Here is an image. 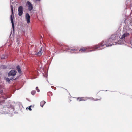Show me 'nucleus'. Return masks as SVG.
I'll list each match as a JSON object with an SVG mask.
<instances>
[{
  "label": "nucleus",
  "instance_id": "11",
  "mask_svg": "<svg viewBox=\"0 0 132 132\" xmlns=\"http://www.w3.org/2000/svg\"><path fill=\"white\" fill-rule=\"evenodd\" d=\"M129 34L128 33L126 32L121 37L120 39H125V37H127L129 36Z\"/></svg>",
  "mask_w": 132,
  "mask_h": 132
},
{
  "label": "nucleus",
  "instance_id": "15",
  "mask_svg": "<svg viewBox=\"0 0 132 132\" xmlns=\"http://www.w3.org/2000/svg\"><path fill=\"white\" fill-rule=\"evenodd\" d=\"M46 102L44 101H42L40 103V105L42 107H43L45 103Z\"/></svg>",
  "mask_w": 132,
  "mask_h": 132
},
{
  "label": "nucleus",
  "instance_id": "20",
  "mask_svg": "<svg viewBox=\"0 0 132 132\" xmlns=\"http://www.w3.org/2000/svg\"><path fill=\"white\" fill-rule=\"evenodd\" d=\"M36 89L37 90L38 92H39L40 91L39 89L38 88V87H37L36 88Z\"/></svg>",
  "mask_w": 132,
  "mask_h": 132
},
{
  "label": "nucleus",
  "instance_id": "17",
  "mask_svg": "<svg viewBox=\"0 0 132 132\" xmlns=\"http://www.w3.org/2000/svg\"><path fill=\"white\" fill-rule=\"evenodd\" d=\"M70 50L71 51H76L77 50L73 49V48H72L70 49V50Z\"/></svg>",
  "mask_w": 132,
  "mask_h": 132
},
{
  "label": "nucleus",
  "instance_id": "14",
  "mask_svg": "<svg viewBox=\"0 0 132 132\" xmlns=\"http://www.w3.org/2000/svg\"><path fill=\"white\" fill-rule=\"evenodd\" d=\"M17 69L18 70V71L19 73H21V70L20 68V66L18 65L17 67Z\"/></svg>",
  "mask_w": 132,
  "mask_h": 132
},
{
  "label": "nucleus",
  "instance_id": "22",
  "mask_svg": "<svg viewBox=\"0 0 132 132\" xmlns=\"http://www.w3.org/2000/svg\"><path fill=\"white\" fill-rule=\"evenodd\" d=\"M1 103H4V100H3L2 101H0V105H2V104Z\"/></svg>",
  "mask_w": 132,
  "mask_h": 132
},
{
  "label": "nucleus",
  "instance_id": "24",
  "mask_svg": "<svg viewBox=\"0 0 132 132\" xmlns=\"http://www.w3.org/2000/svg\"><path fill=\"white\" fill-rule=\"evenodd\" d=\"M36 1H40V0H35Z\"/></svg>",
  "mask_w": 132,
  "mask_h": 132
},
{
  "label": "nucleus",
  "instance_id": "16",
  "mask_svg": "<svg viewBox=\"0 0 132 132\" xmlns=\"http://www.w3.org/2000/svg\"><path fill=\"white\" fill-rule=\"evenodd\" d=\"M12 79V78L9 79V78H6V81H7L8 82L10 81Z\"/></svg>",
  "mask_w": 132,
  "mask_h": 132
},
{
  "label": "nucleus",
  "instance_id": "5",
  "mask_svg": "<svg viewBox=\"0 0 132 132\" xmlns=\"http://www.w3.org/2000/svg\"><path fill=\"white\" fill-rule=\"evenodd\" d=\"M18 15L19 16H21L23 12V7L21 6H20L18 8Z\"/></svg>",
  "mask_w": 132,
  "mask_h": 132
},
{
  "label": "nucleus",
  "instance_id": "12",
  "mask_svg": "<svg viewBox=\"0 0 132 132\" xmlns=\"http://www.w3.org/2000/svg\"><path fill=\"white\" fill-rule=\"evenodd\" d=\"M0 97H1V98L3 97L4 99H6L8 98L6 95L5 94H3L1 91H0Z\"/></svg>",
  "mask_w": 132,
  "mask_h": 132
},
{
  "label": "nucleus",
  "instance_id": "13",
  "mask_svg": "<svg viewBox=\"0 0 132 132\" xmlns=\"http://www.w3.org/2000/svg\"><path fill=\"white\" fill-rule=\"evenodd\" d=\"M61 46H63V47L62 48V50L63 51H67L70 50V48L66 45H63L62 44H61Z\"/></svg>",
  "mask_w": 132,
  "mask_h": 132
},
{
  "label": "nucleus",
  "instance_id": "7",
  "mask_svg": "<svg viewBox=\"0 0 132 132\" xmlns=\"http://www.w3.org/2000/svg\"><path fill=\"white\" fill-rule=\"evenodd\" d=\"M27 4L28 5V7L29 11H31L33 9V6L31 3L29 1H28L27 3Z\"/></svg>",
  "mask_w": 132,
  "mask_h": 132
},
{
  "label": "nucleus",
  "instance_id": "1",
  "mask_svg": "<svg viewBox=\"0 0 132 132\" xmlns=\"http://www.w3.org/2000/svg\"><path fill=\"white\" fill-rule=\"evenodd\" d=\"M116 36L115 35L111 36L110 38L106 41H103L101 43L99 44L97 46H95V48H99V50H101L106 47L111 46L112 45L116 44Z\"/></svg>",
  "mask_w": 132,
  "mask_h": 132
},
{
  "label": "nucleus",
  "instance_id": "9",
  "mask_svg": "<svg viewBox=\"0 0 132 132\" xmlns=\"http://www.w3.org/2000/svg\"><path fill=\"white\" fill-rule=\"evenodd\" d=\"M5 107L6 108V109H7L9 111H13L14 110V108L12 105H10L9 107H7L6 106H5Z\"/></svg>",
  "mask_w": 132,
  "mask_h": 132
},
{
  "label": "nucleus",
  "instance_id": "3",
  "mask_svg": "<svg viewBox=\"0 0 132 132\" xmlns=\"http://www.w3.org/2000/svg\"><path fill=\"white\" fill-rule=\"evenodd\" d=\"M77 100L79 101H86L88 100H90L93 101H97L98 100H100L101 99V97L98 99H94L92 97H80L76 98Z\"/></svg>",
  "mask_w": 132,
  "mask_h": 132
},
{
  "label": "nucleus",
  "instance_id": "10",
  "mask_svg": "<svg viewBox=\"0 0 132 132\" xmlns=\"http://www.w3.org/2000/svg\"><path fill=\"white\" fill-rule=\"evenodd\" d=\"M43 50H42V47L38 52V53H35V55H37L38 56H40L41 55L42 53L43 52Z\"/></svg>",
  "mask_w": 132,
  "mask_h": 132
},
{
  "label": "nucleus",
  "instance_id": "6",
  "mask_svg": "<svg viewBox=\"0 0 132 132\" xmlns=\"http://www.w3.org/2000/svg\"><path fill=\"white\" fill-rule=\"evenodd\" d=\"M16 73L17 72L16 71L14 70H12L9 72L8 76L9 77L11 76H14L16 75Z\"/></svg>",
  "mask_w": 132,
  "mask_h": 132
},
{
  "label": "nucleus",
  "instance_id": "21",
  "mask_svg": "<svg viewBox=\"0 0 132 132\" xmlns=\"http://www.w3.org/2000/svg\"><path fill=\"white\" fill-rule=\"evenodd\" d=\"M47 94L49 96H52V94L51 92H48L47 93Z\"/></svg>",
  "mask_w": 132,
  "mask_h": 132
},
{
  "label": "nucleus",
  "instance_id": "8",
  "mask_svg": "<svg viewBox=\"0 0 132 132\" xmlns=\"http://www.w3.org/2000/svg\"><path fill=\"white\" fill-rule=\"evenodd\" d=\"M25 18L26 19L27 23L28 24L30 22V16L28 13H27L26 14Z\"/></svg>",
  "mask_w": 132,
  "mask_h": 132
},
{
  "label": "nucleus",
  "instance_id": "19",
  "mask_svg": "<svg viewBox=\"0 0 132 132\" xmlns=\"http://www.w3.org/2000/svg\"><path fill=\"white\" fill-rule=\"evenodd\" d=\"M2 68L3 69H6L7 68V67L5 66V65H3L2 66Z\"/></svg>",
  "mask_w": 132,
  "mask_h": 132
},
{
  "label": "nucleus",
  "instance_id": "23",
  "mask_svg": "<svg viewBox=\"0 0 132 132\" xmlns=\"http://www.w3.org/2000/svg\"><path fill=\"white\" fill-rule=\"evenodd\" d=\"M32 107V106L31 105L30 106H29L28 108V109L30 111L32 110V109L31 108V107Z\"/></svg>",
  "mask_w": 132,
  "mask_h": 132
},
{
  "label": "nucleus",
  "instance_id": "18",
  "mask_svg": "<svg viewBox=\"0 0 132 132\" xmlns=\"http://www.w3.org/2000/svg\"><path fill=\"white\" fill-rule=\"evenodd\" d=\"M36 92L35 90L32 91L31 92V93L33 95H34L35 93Z\"/></svg>",
  "mask_w": 132,
  "mask_h": 132
},
{
  "label": "nucleus",
  "instance_id": "2",
  "mask_svg": "<svg viewBox=\"0 0 132 132\" xmlns=\"http://www.w3.org/2000/svg\"><path fill=\"white\" fill-rule=\"evenodd\" d=\"M97 46V45H94L93 47L91 48H88L87 47H82L80 49L79 51V52L81 53H84L85 52H90L92 51H94L96 50L99 48H95V46Z\"/></svg>",
  "mask_w": 132,
  "mask_h": 132
},
{
  "label": "nucleus",
  "instance_id": "4",
  "mask_svg": "<svg viewBox=\"0 0 132 132\" xmlns=\"http://www.w3.org/2000/svg\"><path fill=\"white\" fill-rule=\"evenodd\" d=\"M11 13L10 16L11 21L12 23V28L13 29V30H14V22L12 17V15L13 16V7L12 5L11 6Z\"/></svg>",
  "mask_w": 132,
  "mask_h": 132
}]
</instances>
